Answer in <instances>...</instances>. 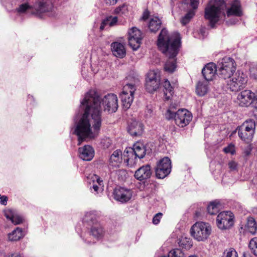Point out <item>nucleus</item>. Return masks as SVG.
I'll use <instances>...</instances> for the list:
<instances>
[{"mask_svg": "<svg viewBox=\"0 0 257 257\" xmlns=\"http://www.w3.org/2000/svg\"><path fill=\"white\" fill-rule=\"evenodd\" d=\"M101 103L104 110L109 113L115 112L118 108L117 96L108 94L101 98L94 90L87 92L80 102V108L84 110L80 118L75 120L74 134L78 137V145L86 140L97 138L102 124Z\"/></svg>", "mask_w": 257, "mask_h": 257, "instance_id": "obj_1", "label": "nucleus"}, {"mask_svg": "<svg viewBox=\"0 0 257 257\" xmlns=\"http://www.w3.org/2000/svg\"><path fill=\"white\" fill-rule=\"evenodd\" d=\"M181 45V38L179 33L174 32L171 35L166 29H163L158 38L157 45L159 49L165 54L168 59L164 65V70L173 73L176 68V57Z\"/></svg>", "mask_w": 257, "mask_h": 257, "instance_id": "obj_2", "label": "nucleus"}, {"mask_svg": "<svg viewBox=\"0 0 257 257\" xmlns=\"http://www.w3.org/2000/svg\"><path fill=\"white\" fill-rule=\"evenodd\" d=\"M224 9L226 10L228 17L235 16L241 17L243 15L242 9L240 2L239 0L231 1L227 6L224 0L216 1L212 5L210 2L205 10V18L208 20L211 28H214L215 24L218 21L219 17Z\"/></svg>", "mask_w": 257, "mask_h": 257, "instance_id": "obj_3", "label": "nucleus"}, {"mask_svg": "<svg viewBox=\"0 0 257 257\" xmlns=\"http://www.w3.org/2000/svg\"><path fill=\"white\" fill-rule=\"evenodd\" d=\"M172 105H171L166 113V117L168 119H174L178 126L183 127L189 124L192 119L191 112L186 109H180L177 112L171 110Z\"/></svg>", "mask_w": 257, "mask_h": 257, "instance_id": "obj_4", "label": "nucleus"}, {"mask_svg": "<svg viewBox=\"0 0 257 257\" xmlns=\"http://www.w3.org/2000/svg\"><path fill=\"white\" fill-rule=\"evenodd\" d=\"M218 75L224 80L230 78L235 71L236 64L231 57H225L217 63Z\"/></svg>", "mask_w": 257, "mask_h": 257, "instance_id": "obj_5", "label": "nucleus"}, {"mask_svg": "<svg viewBox=\"0 0 257 257\" xmlns=\"http://www.w3.org/2000/svg\"><path fill=\"white\" fill-rule=\"evenodd\" d=\"M211 232L210 225L204 222H197L190 229L191 235L199 241L206 240Z\"/></svg>", "mask_w": 257, "mask_h": 257, "instance_id": "obj_6", "label": "nucleus"}, {"mask_svg": "<svg viewBox=\"0 0 257 257\" xmlns=\"http://www.w3.org/2000/svg\"><path fill=\"white\" fill-rule=\"evenodd\" d=\"M231 76L232 78L226 81L227 88L233 92H237L243 89L247 82V77L246 74L240 71H237Z\"/></svg>", "mask_w": 257, "mask_h": 257, "instance_id": "obj_7", "label": "nucleus"}, {"mask_svg": "<svg viewBox=\"0 0 257 257\" xmlns=\"http://www.w3.org/2000/svg\"><path fill=\"white\" fill-rule=\"evenodd\" d=\"M255 129V121L249 119L238 126L236 130L238 131V135L240 139L246 143H249L252 141Z\"/></svg>", "mask_w": 257, "mask_h": 257, "instance_id": "obj_8", "label": "nucleus"}, {"mask_svg": "<svg viewBox=\"0 0 257 257\" xmlns=\"http://www.w3.org/2000/svg\"><path fill=\"white\" fill-rule=\"evenodd\" d=\"M136 90V85L135 84L128 83L124 86L123 90L120 94V97L124 109L127 110L131 106L134 98V94Z\"/></svg>", "mask_w": 257, "mask_h": 257, "instance_id": "obj_9", "label": "nucleus"}, {"mask_svg": "<svg viewBox=\"0 0 257 257\" xmlns=\"http://www.w3.org/2000/svg\"><path fill=\"white\" fill-rule=\"evenodd\" d=\"M146 148L140 143H136L134 145L133 148H130L129 150H125L124 151V161L129 165L133 163V159H131L134 155L135 159L138 158L139 159L143 158L146 155ZM132 165V164H130Z\"/></svg>", "mask_w": 257, "mask_h": 257, "instance_id": "obj_10", "label": "nucleus"}, {"mask_svg": "<svg viewBox=\"0 0 257 257\" xmlns=\"http://www.w3.org/2000/svg\"><path fill=\"white\" fill-rule=\"evenodd\" d=\"M160 86V75L158 70H151L146 79L145 88L151 93L157 91Z\"/></svg>", "mask_w": 257, "mask_h": 257, "instance_id": "obj_11", "label": "nucleus"}, {"mask_svg": "<svg viewBox=\"0 0 257 257\" xmlns=\"http://www.w3.org/2000/svg\"><path fill=\"white\" fill-rule=\"evenodd\" d=\"M171 162L168 157H164L161 159L157 164L155 168L156 177L158 179H164L171 171Z\"/></svg>", "mask_w": 257, "mask_h": 257, "instance_id": "obj_12", "label": "nucleus"}, {"mask_svg": "<svg viewBox=\"0 0 257 257\" xmlns=\"http://www.w3.org/2000/svg\"><path fill=\"white\" fill-rule=\"evenodd\" d=\"M216 223L220 229H228L233 224V214L230 211L220 212L217 216Z\"/></svg>", "mask_w": 257, "mask_h": 257, "instance_id": "obj_13", "label": "nucleus"}, {"mask_svg": "<svg viewBox=\"0 0 257 257\" xmlns=\"http://www.w3.org/2000/svg\"><path fill=\"white\" fill-rule=\"evenodd\" d=\"M128 42L130 46L137 50L140 47L142 41L141 32L136 27H133L128 31Z\"/></svg>", "mask_w": 257, "mask_h": 257, "instance_id": "obj_14", "label": "nucleus"}, {"mask_svg": "<svg viewBox=\"0 0 257 257\" xmlns=\"http://www.w3.org/2000/svg\"><path fill=\"white\" fill-rule=\"evenodd\" d=\"M34 7L38 13H48L49 16L51 17H55L57 15L56 9L49 1H39L34 5Z\"/></svg>", "mask_w": 257, "mask_h": 257, "instance_id": "obj_15", "label": "nucleus"}, {"mask_svg": "<svg viewBox=\"0 0 257 257\" xmlns=\"http://www.w3.org/2000/svg\"><path fill=\"white\" fill-rule=\"evenodd\" d=\"M104 233L105 230L102 225L100 224H96L91 227L90 232L85 234V236L83 237V239L84 242L88 244H90L91 243H94V242L90 240L89 239V237L87 236V235H92L94 238L98 240L103 237Z\"/></svg>", "mask_w": 257, "mask_h": 257, "instance_id": "obj_16", "label": "nucleus"}, {"mask_svg": "<svg viewBox=\"0 0 257 257\" xmlns=\"http://www.w3.org/2000/svg\"><path fill=\"white\" fill-rule=\"evenodd\" d=\"M256 95L250 90H244L238 94L237 99L240 106H248L254 100Z\"/></svg>", "mask_w": 257, "mask_h": 257, "instance_id": "obj_17", "label": "nucleus"}, {"mask_svg": "<svg viewBox=\"0 0 257 257\" xmlns=\"http://www.w3.org/2000/svg\"><path fill=\"white\" fill-rule=\"evenodd\" d=\"M113 195L115 200L121 203H125L131 199L132 193L130 189L118 187L114 190Z\"/></svg>", "mask_w": 257, "mask_h": 257, "instance_id": "obj_18", "label": "nucleus"}, {"mask_svg": "<svg viewBox=\"0 0 257 257\" xmlns=\"http://www.w3.org/2000/svg\"><path fill=\"white\" fill-rule=\"evenodd\" d=\"M217 65L214 63L207 64L202 70V73L204 79L207 81L213 79L216 74H218Z\"/></svg>", "mask_w": 257, "mask_h": 257, "instance_id": "obj_19", "label": "nucleus"}, {"mask_svg": "<svg viewBox=\"0 0 257 257\" xmlns=\"http://www.w3.org/2000/svg\"><path fill=\"white\" fill-rule=\"evenodd\" d=\"M144 131L143 124L138 121L132 120L127 127L128 133L133 137L141 136Z\"/></svg>", "mask_w": 257, "mask_h": 257, "instance_id": "obj_20", "label": "nucleus"}, {"mask_svg": "<svg viewBox=\"0 0 257 257\" xmlns=\"http://www.w3.org/2000/svg\"><path fill=\"white\" fill-rule=\"evenodd\" d=\"M152 174L149 165H144L139 168L135 173V177L138 180L144 181L149 179Z\"/></svg>", "mask_w": 257, "mask_h": 257, "instance_id": "obj_21", "label": "nucleus"}, {"mask_svg": "<svg viewBox=\"0 0 257 257\" xmlns=\"http://www.w3.org/2000/svg\"><path fill=\"white\" fill-rule=\"evenodd\" d=\"M92 181V185L90 187L92 193L97 194L101 192L104 189V184L102 178L97 175H93L91 178Z\"/></svg>", "mask_w": 257, "mask_h": 257, "instance_id": "obj_22", "label": "nucleus"}, {"mask_svg": "<svg viewBox=\"0 0 257 257\" xmlns=\"http://www.w3.org/2000/svg\"><path fill=\"white\" fill-rule=\"evenodd\" d=\"M79 156L84 161H89L94 156V150L90 145H85L78 149Z\"/></svg>", "mask_w": 257, "mask_h": 257, "instance_id": "obj_23", "label": "nucleus"}, {"mask_svg": "<svg viewBox=\"0 0 257 257\" xmlns=\"http://www.w3.org/2000/svg\"><path fill=\"white\" fill-rule=\"evenodd\" d=\"M199 0H190V6L192 9L188 11L187 14L182 18L181 22L183 25L188 23L195 14V10L197 9Z\"/></svg>", "mask_w": 257, "mask_h": 257, "instance_id": "obj_24", "label": "nucleus"}, {"mask_svg": "<svg viewBox=\"0 0 257 257\" xmlns=\"http://www.w3.org/2000/svg\"><path fill=\"white\" fill-rule=\"evenodd\" d=\"M111 49L113 55L117 58H122L126 55L124 46L121 43L118 42L112 43Z\"/></svg>", "mask_w": 257, "mask_h": 257, "instance_id": "obj_25", "label": "nucleus"}, {"mask_svg": "<svg viewBox=\"0 0 257 257\" xmlns=\"http://www.w3.org/2000/svg\"><path fill=\"white\" fill-rule=\"evenodd\" d=\"M83 222L85 225L91 227L96 224H99L97 212L95 211L86 212L83 218Z\"/></svg>", "mask_w": 257, "mask_h": 257, "instance_id": "obj_26", "label": "nucleus"}, {"mask_svg": "<svg viewBox=\"0 0 257 257\" xmlns=\"http://www.w3.org/2000/svg\"><path fill=\"white\" fill-rule=\"evenodd\" d=\"M122 162V152L120 150H116L111 155L109 164L112 167H119Z\"/></svg>", "mask_w": 257, "mask_h": 257, "instance_id": "obj_27", "label": "nucleus"}, {"mask_svg": "<svg viewBox=\"0 0 257 257\" xmlns=\"http://www.w3.org/2000/svg\"><path fill=\"white\" fill-rule=\"evenodd\" d=\"M208 90V81H199L196 87V92L200 96L205 95Z\"/></svg>", "mask_w": 257, "mask_h": 257, "instance_id": "obj_28", "label": "nucleus"}, {"mask_svg": "<svg viewBox=\"0 0 257 257\" xmlns=\"http://www.w3.org/2000/svg\"><path fill=\"white\" fill-rule=\"evenodd\" d=\"M222 205L219 200H215L210 202L207 207L208 212L211 215L216 214L219 211Z\"/></svg>", "mask_w": 257, "mask_h": 257, "instance_id": "obj_29", "label": "nucleus"}, {"mask_svg": "<svg viewBox=\"0 0 257 257\" xmlns=\"http://www.w3.org/2000/svg\"><path fill=\"white\" fill-rule=\"evenodd\" d=\"M161 25V20L157 17H154L150 20L149 28L151 32L156 33L160 29Z\"/></svg>", "mask_w": 257, "mask_h": 257, "instance_id": "obj_30", "label": "nucleus"}, {"mask_svg": "<svg viewBox=\"0 0 257 257\" xmlns=\"http://www.w3.org/2000/svg\"><path fill=\"white\" fill-rule=\"evenodd\" d=\"M24 236L23 230L20 227H17L11 233L8 234L9 240L12 241H17Z\"/></svg>", "mask_w": 257, "mask_h": 257, "instance_id": "obj_31", "label": "nucleus"}, {"mask_svg": "<svg viewBox=\"0 0 257 257\" xmlns=\"http://www.w3.org/2000/svg\"><path fill=\"white\" fill-rule=\"evenodd\" d=\"M163 85L164 87L163 91L165 98L166 100H169L174 93L173 88L171 86L170 82L167 79L165 80L163 83Z\"/></svg>", "mask_w": 257, "mask_h": 257, "instance_id": "obj_32", "label": "nucleus"}, {"mask_svg": "<svg viewBox=\"0 0 257 257\" xmlns=\"http://www.w3.org/2000/svg\"><path fill=\"white\" fill-rule=\"evenodd\" d=\"M245 228L246 230L252 234L256 233L257 224L254 218L251 217L248 218Z\"/></svg>", "mask_w": 257, "mask_h": 257, "instance_id": "obj_33", "label": "nucleus"}, {"mask_svg": "<svg viewBox=\"0 0 257 257\" xmlns=\"http://www.w3.org/2000/svg\"><path fill=\"white\" fill-rule=\"evenodd\" d=\"M117 22V17L108 16L105 18L102 22L100 29L103 30L106 26L112 27L116 24Z\"/></svg>", "mask_w": 257, "mask_h": 257, "instance_id": "obj_34", "label": "nucleus"}, {"mask_svg": "<svg viewBox=\"0 0 257 257\" xmlns=\"http://www.w3.org/2000/svg\"><path fill=\"white\" fill-rule=\"evenodd\" d=\"M179 246L188 249L192 246V239L185 236H182L178 242Z\"/></svg>", "mask_w": 257, "mask_h": 257, "instance_id": "obj_35", "label": "nucleus"}, {"mask_svg": "<svg viewBox=\"0 0 257 257\" xmlns=\"http://www.w3.org/2000/svg\"><path fill=\"white\" fill-rule=\"evenodd\" d=\"M33 7L30 5L28 3L22 4L16 9V11L19 14H24L28 11L32 10Z\"/></svg>", "mask_w": 257, "mask_h": 257, "instance_id": "obj_36", "label": "nucleus"}, {"mask_svg": "<svg viewBox=\"0 0 257 257\" xmlns=\"http://www.w3.org/2000/svg\"><path fill=\"white\" fill-rule=\"evenodd\" d=\"M114 13L121 16H126L128 14L127 5L123 4L118 6L114 10Z\"/></svg>", "mask_w": 257, "mask_h": 257, "instance_id": "obj_37", "label": "nucleus"}, {"mask_svg": "<svg viewBox=\"0 0 257 257\" xmlns=\"http://www.w3.org/2000/svg\"><path fill=\"white\" fill-rule=\"evenodd\" d=\"M248 247L250 249L251 252L255 255L257 256L256 253V249L257 248V237L252 238L248 244Z\"/></svg>", "mask_w": 257, "mask_h": 257, "instance_id": "obj_38", "label": "nucleus"}, {"mask_svg": "<svg viewBox=\"0 0 257 257\" xmlns=\"http://www.w3.org/2000/svg\"><path fill=\"white\" fill-rule=\"evenodd\" d=\"M169 257H184L183 251L179 248H175L170 250L168 253Z\"/></svg>", "mask_w": 257, "mask_h": 257, "instance_id": "obj_39", "label": "nucleus"}, {"mask_svg": "<svg viewBox=\"0 0 257 257\" xmlns=\"http://www.w3.org/2000/svg\"><path fill=\"white\" fill-rule=\"evenodd\" d=\"M222 257H238V254L233 248H229L224 250Z\"/></svg>", "mask_w": 257, "mask_h": 257, "instance_id": "obj_40", "label": "nucleus"}, {"mask_svg": "<svg viewBox=\"0 0 257 257\" xmlns=\"http://www.w3.org/2000/svg\"><path fill=\"white\" fill-rule=\"evenodd\" d=\"M23 221V217L21 216L16 214H14V215L11 220V222L15 225L19 224L22 223Z\"/></svg>", "mask_w": 257, "mask_h": 257, "instance_id": "obj_41", "label": "nucleus"}, {"mask_svg": "<svg viewBox=\"0 0 257 257\" xmlns=\"http://www.w3.org/2000/svg\"><path fill=\"white\" fill-rule=\"evenodd\" d=\"M223 151L226 153H229L233 155L235 153V147L232 144H230L227 147L223 148Z\"/></svg>", "mask_w": 257, "mask_h": 257, "instance_id": "obj_42", "label": "nucleus"}, {"mask_svg": "<svg viewBox=\"0 0 257 257\" xmlns=\"http://www.w3.org/2000/svg\"><path fill=\"white\" fill-rule=\"evenodd\" d=\"M228 166L230 171H236L237 170V163L234 161L231 160L229 161Z\"/></svg>", "mask_w": 257, "mask_h": 257, "instance_id": "obj_43", "label": "nucleus"}, {"mask_svg": "<svg viewBox=\"0 0 257 257\" xmlns=\"http://www.w3.org/2000/svg\"><path fill=\"white\" fill-rule=\"evenodd\" d=\"M162 216L163 214L161 212L156 214L153 218L152 222L153 224L155 225L159 224Z\"/></svg>", "mask_w": 257, "mask_h": 257, "instance_id": "obj_44", "label": "nucleus"}, {"mask_svg": "<svg viewBox=\"0 0 257 257\" xmlns=\"http://www.w3.org/2000/svg\"><path fill=\"white\" fill-rule=\"evenodd\" d=\"M15 212L13 210L11 209H8L7 210H5V217L9 219L10 220H12L14 214Z\"/></svg>", "mask_w": 257, "mask_h": 257, "instance_id": "obj_45", "label": "nucleus"}, {"mask_svg": "<svg viewBox=\"0 0 257 257\" xmlns=\"http://www.w3.org/2000/svg\"><path fill=\"white\" fill-rule=\"evenodd\" d=\"M0 199L1 204L6 205L7 204L8 198L6 196H2L0 194Z\"/></svg>", "mask_w": 257, "mask_h": 257, "instance_id": "obj_46", "label": "nucleus"}, {"mask_svg": "<svg viewBox=\"0 0 257 257\" xmlns=\"http://www.w3.org/2000/svg\"><path fill=\"white\" fill-rule=\"evenodd\" d=\"M153 111L151 108H149V107H147V108L145 111L146 115L148 117H150L152 116V114H153Z\"/></svg>", "mask_w": 257, "mask_h": 257, "instance_id": "obj_47", "label": "nucleus"}, {"mask_svg": "<svg viewBox=\"0 0 257 257\" xmlns=\"http://www.w3.org/2000/svg\"><path fill=\"white\" fill-rule=\"evenodd\" d=\"M106 3L110 6L115 5L118 0H105Z\"/></svg>", "mask_w": 257, "mask_h": 257, "instance_id": "obj_48", "label": "nucleus"}, {"mask_svg": "<svg viewBox=\"0 0 257 257\" xmlns=\"http://www.w3.org/2000/svg\"><path fill=\"white\" fill-rule=\"evenodd\" d=\"M238 21L239 20L237 19H233L230 20L228 22H227V23L228 24L234 25L236 24Z\"/></svg>", "mask_w": 257, "mask_h": 257, "instance_id": "obj_49", "label": "nucleus"}, {"mask_svg": "<svg viewBox=\"0 0 257 257\" xmlns=\"http://www.w3.org/2000/svg\"><path fill=\"white\" fill-rule=\"evenodd\" d=\"M8 257H23L21 254L18 253H12Z\"/></svg>", "mask_w": 257, "mask_h": 257, "instance_id": "obj_50", "label": "nucleus"}, {"mask_svg": "<svg viewBox=\"0 0 257 257\" xmlns=\"http://www.w3.org/2000/svg\"><path fill=\"white\" fill-rule=\"evenodd\" d=\"M243 257H252L250 255V254L248 252H243Z\"/></svg>", "mask_w": 257, "mask_h": 257, "instance_id": "obj_51", "label": "nucleus"}, {"mask_svg": "<svg viewBox=\"0 0 257 257\" xmlns=\"http://www.w3.org/2000/svg\"><path fill=\"white\" fill-rule=\"evenodd\" d=\"M33 99V97L32 95H28V101H31Z\"/></svg>", "mask_w": 257, "mask_h": 257, "instance_id": "obj_52", "label": "nucleus"}, {"mask_svg": "<svg viewBox=\"0 0 257 257\" xmlns=\"http://www.w3.org/2000/svg\"><path fill=\"white\" fill-rule=\"evenodd\" d=\"M204 28H201V29H200V32H201V33H203L204 32Z\"/></svg>", "mask_w": 257, "mask_h": 257, "instance_id": "obj_53", "label": "nucleus"}, {"mask_svg": "<svg viewBox=\"0 0 257 257\" xmlns=\"http://www.w3.org/2000/svg\"><path fill=\"white\" fill-rule=\"evenodd\" d=\"M143 19L146 20L147 19V16L146 17V16L144 15L143 17Z\"/></svg>", "mask_w": 257, "mask_h": 257, "instance_id": "obj_54", "label": "nucleus"}, {"mask_svg": "<svg viewBox=\"0 0 257 257\" xmlns=\"http://www.w3.org/2000/svg\"><path fill=\"white\" fill-rule=\"evenodd\" d=\"M189 257H197L196 255H190Z\"/></svg>", "mask_w": 257, "mask_h": 257, "instance_id": "obj_55", "label": "nucleus"}]
</instances>
